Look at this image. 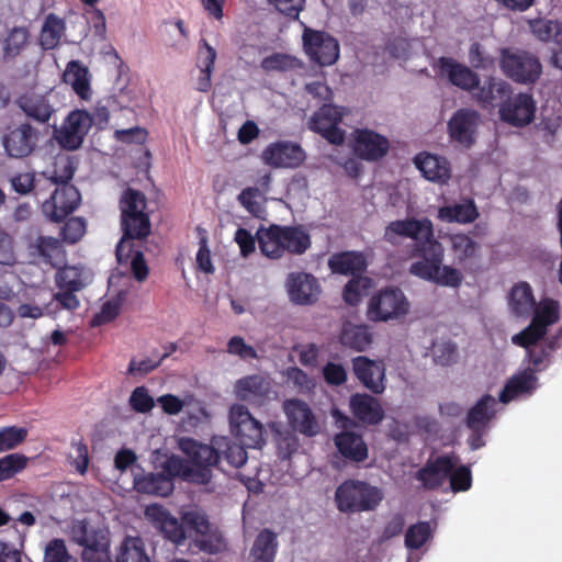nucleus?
<instances>
[{
    "label": "nucleus",
    "instance_id": "obj_59",
    "mask_svg": "<svg viewBox=\"0 0 562 562\" xmlns=\"http://www.w3.org/2000/svg\"><path fill=\"white\" fill-rule=\"evenodd\" d=\"M547 331L541 329L538 325L530 322V324L522 329L520 333L513 336L512 341L513 344L529 349L533 346H538L537 342L541 340Z\"/></svg>",
    "mask_w": 562,
    "mask_h": 562
},
{
    "label": "nucleus",
    "instance_id": "obj_46",
    "mask_svg": "<svg viewBox=\"0 0 562 562\" xmlns=\"http://www.w3.org/2000/svg\"><path fill=\"white\" fill-rule=\"evenodd\" d=\"M260 67L266 72H288L302 67L299 58L284 53H273L261 60Z\"/></svg>",
    "mask_w": 562,
    "mask_h": 562
},
{
    "label": "nucleus",
    "instance_id": "obj_39",
    "mask_svg": "<svg viewBox=\"0 0 562 562\" xmlns=\"http://www.w3.org/2000/svg\"><path fill=\"white\" fill-rule=\"evenodd\" d=\"M508 304L516 316H529L536 306L532 289L527 282H519L513 286L509 293Z\"/></svg>",
    "mask_w": 562,
    "mask_h": 562
},
{
    "label": "nucleus",
    "instance_id": "obj_25",
    "mask_svg": "<svg viewBox=\"0 0 562 562\" xmlns=\"http://www.w3.org/2000/svg\"><path fill=\"white\" fill-rule=\"evenodd\" d=\"M437 67L453 86L464 91L472 92L479 85L477 74L451 57L438 58Z\"/></svg>",
    "mask_w": 562,
    "mask_h": 562
},
{
    "label": "nucleus",
    "instance_id": "obj_54",
    "mask_svg": "<svg viewBox=\"0 0 562 562\" xmlns=\"http://www.w3.org/2000/svg\"><path fill=\"white\" fill-rule=\"evenodd\" d=\"M27 457L21 453L7 454L0 459V482L12 479L27 465Z\"/></svg>",
    "mask_w": 562,
    "mask_h": 562
},
{
    "label": "nucleus",
    "instance_id": "obj_19",
    "mask_svg": "<svg viewBox=\"0 0 562 562\" xmlns=\"http://www.w3.org/2000/svg\"><path fill=\"white\" fill-rule=\"evenodd\" d=\"M499 108L501 119L517 127L530 124L535 119L536 103L529 93H518L514 99L507 98Z\"/></svg>",
    "mask_w": 562,
    "mask_h": 562
},
{
    "label": "nucleus",
    "instance_id": "obj_20",
    "mask_svg": "<svg viewBox=\"0 0 562 562\" xmlns=\"http://www.w3.org/2000/svg\"><path fill=\"white\" fill-rule=\"evenodd\" d=\"M415 252L422 256L423 260L413 262L409 267V272L420 279L435 282L438 272L441 270L443 260V247L441 243L435 240L426 246L422 245Z\"/></svg>",
    "mask_w": 562,
    "mask_h": 562
},
{
    "label": "nucleus",
    "instance_id": "obj_13",
    "mask_svg": "<svg viewBox=\"0 0 562 562\" xmlns=\"http://www.w3.org/2000/svg\"><path fill=\"white\" fill-rule=\"evenodd\" d=\"M80 200L75 186L56 187L49 200L42 204V212L50 222L60 223L79 206Z\"/></svg>",
    "mask_w": 562,
    "mask_h": 562
},
{
    "label": "nucleus",
    "instance_id": "obj_58",
    "mask_svg": "<svg viewBox=\"0 0 562 562\" xmlns=\"http://www.w3.org/2000/svg\"><path fill=\"white\" fill-rule=\"evenodd\" d=\"M194 544L202 551L209 554H217L226 549V542L223 535L217 530H210L209 533L202 535L200 539L194 541Z\"/></svg>",
    "mask_w": 562,
    "mask_h": 562
},
{
    "label": "nucleus",
    "instance_id": "obj_44",
    "mask_svg": "<svg viewBox=\"0 0 562 562\" xmlns=\"http://www.w3.org/2000/svg\"><path fill=\"white\" fill-rule=\"evenodd\" d=\"M342 121V113L337 106L323 105L311 119L310 127L318 134L325 133L334 125H339Z\"/></svg>",
    "mask_w": 562,
    "mask_h": 562
},
{
    "label": "nucleus",
    "instance_id": "obj_17",
    "mask_svg": "<svg viewBox=\"0 0 562 562\" xmlns=\"http://www.w3.org/2000/svg\"><path fill=\"white\" fill-rule=\"evenodd\" d=\"M234 392L238 400L252 405H262L271 400V380L262 374H250L238 379L234 385Z\"/></svg>",
    "mask_w": 562,
    "mask_h": 562
},
{
    "label": "nucleus",
    "instance_id": "obj_15",
    "mask_svg": "<svg viewBox=\"0 0 562 562\" xmlns=\"http://www.w3.org/2000/svg\"><path fill=\"white\" fill-rule=\"evenodd\" d=\"M263 162L272 168L295 169L306 159L301 145L290 140H278L269 144L262 151Z\"/></svg>",
    "mask_w": 562,
    "mask_h": 562
},
{
    "label": "nucleus",
    "instance_id": "obj_31",
    "mask_svg": "<svg viewBox=\"0 0 562 562\" xmlns=\"http://www.w3.org/2000/svg\"><path fill=\"white\" fill-rule=\"evenodd\" d=\"M328 268L336 274L357 277L366 271L367 261L359 251H340L329 257Z\"/></svg>",
    "mask_w": 562,
    "mask_h": 562
},
{
    "label": "nucleus",
    "instance_id": "obj_64",
    "mask_svg": "<svg viewBox=\"0 0 562 562\" xmlns=\"http://www.w3.org/2000/svg\"><path fill=\"white\" fill-rule=\"evenodd\" d=\"M448 477L453 492H465L470 490L472 485V473L470 468L467 465H460L456 469L453 468Z\"/></svg>",
    "mask_w": 562,
    "mask_h": 562
},
{
    "label": "nucleus",
    "instance_id": "obj_56",
    "mask_svg": "<svg viewBox=\"0 0 562 562\" xmlns=\"http://www.w3.org/2000/svg\"><path fill=\"white\" fill-rule=\"evenodd\" d=\"M55 282L58 290L81 291L85 286L81 273L74 267H66L58 270Z\"/></svg>",
    "mask_w": 562,
    "mask_h": 562
},
{
    "label": "nucleus",
    "instance_id": "obj_62",
    "mask_svg": "<svg viewBox=\"0 0 562 562\" xmlns=\"http://www.w3.org/2000/svg\"><path fill=\"white\" fill-rule=\"evenodd\" d=\"M123 265H130L131 272L136 281L144 282L148 278L149 268L145 260L144 254L142 249L135 247L134 243L131 257L127 262L122 263L121 266Z\"/></svg>",
    "mask_w": 562,
    "mask_h": 562
},
{
    "label": "nucleus",
    "instance_id": "obj_47",
    "mask_svg": "<svg viewBox=\"0 0 562 562\" xmlns=\"http://www.w3.org/2000/svg\"><path fill=\"white\" fill-rule=\"evenodd\" d=\"M451 249L457 263L461 265L468 259L476 257L479 244L465 234L450 236Z\"/></svg>",
    "mask_w": 562,
    "mask_h": 562
},
{
    "label": "nucleus",
    "instance_id": "obj_43",
    "mask_svg": "<svg viewBox=\"0 0 562 562\" xmlns=\"http://www.w3.org/2000/svg\"><path fill=\"white\" fill-rule=\"evenodd\" d=\"M116 562H150L142 538L125 537L116 557Z\"/></svg>",
    "mask_w": 562,
    "mask_h": 562
},
{
    "label": "nucleus",
    "instance_id": "obj_34",
    "mask_svg": "<svg viewBox=\"0 0 562 562\" xmlns=\"http://www.w3.org/2000/svg\"><path fill=\"white\" fill-rule=\"evenodd\" d=\"M339 341L344 347L361 352L370 347L373 335L368 326L347 322L342 325Z\"/></svg>",
    "mask_w": 562,
    "mask_h": 562
},
{
    "label": "nucleus",
    "instance_id": "obj_30",
    "mask_svg": "<svg viewBox=\"0 0 562 562\" xmlns=\"http://www.w3.org/2000/svg\"><path fill=\"white\" fill-rule=\"evenodd\" d=\"M338 452L351 462L361 463L368 459V446L361 435L353 431H341L334 437Z\"/></svg>",
    "mask_w": 562,
    "mask_h": 562
},
{
    "label": "nucleus",
    "instance_id": "obj_63",
    "mask_svg": "<svg viewBox=\"0 0 562 562\" xmlns=\"http://www.w3.org/2000/svg\"><path fill=\"white\" fill-rule=\"evenodd\" d=\"M276 445L278 457L282 460L290 459L300 446L297 437L291 431H278Z\"/></svg>",
    "mask_w": 562,
    "mask_h": 562
},
{
    "label": "nucleus",
    "instance_id": "obj_32",
    "mask_svg": "<svg viewBox=\"0 0 562 562\" xmlns=\"http://www.w3.org/2000/svg\"><path fill=\"white\" fill-rule=\"evenodd\" d=\"M496 400L490 395H483L467 413L464 424L468 428H488L496 414Z\"/></svg>",
    "mask_w": 562,
    "mask_h": 562
},
{
    "label": "nucleus",
    "instance_id": "obj_29",
    "mask_svg": "<svg viewBox=\"0 0 562 562\" xmlns=\"http://www.w3.org/2000/svg\"><path fill=\"white\" fill-rule=\"evenodd\" d=\"M414 162L423 176L429 181L446 183L451 177L449 161L438 155L419 153L414 158Z\"/></svg>",
    "mask_w": 562,
    "mask_h": 562
},
{
    "label": "nucleus",
    "instance_id": "obj_26",
    "mask_svg": "<svg viewBox=\"0 0 562 562\" xmlns=\"http://www.w3.org/2000/svg\"><path fill=\"white\" fill-rule=\"evenodd\" d=\"M146 515L155 522L164 537L169 541L176 544H182L187 539L184 524L172 517L162 506H148Z\"/></svg>",
    "mask_w": 562,
    "mask_h": 562
},
{
    "label": "nucleus",
    "instance_id": "obj_10",
    "mask_svg": "<svg viewBox=\"0 0 562 562\" xmlns=\"http://www.w3.org/2000/svg\"><path fill=\"white\" fill-rule=\"evenodd\" d=\"M91 127L90 113L83 109H75L67 114L60 127H55L54 137L61 148L77 150L82 146Z\"/></svg>",
    "mask_w": 562,
    "mask_h": 562
},
{
    "label": "nucleus",
    "instance_id": "obj_36",
    "mask_svg": "<svg viewBox=\"0 0 562 562\" xmlns=\"http://www.w3.org/2000/svg\"><path fill=\"white\" fill-rule=\"evenodd\" d=\"M278 547L277 533L268 528L262 529L250 549L251 562H274Z\"/></svg>",
    "mask_w": 562,
    "mask_h": 562
},
{
    "label": "nucleus",
    "instance_id": "obj_49",
    "mask_svg": "<svg viewBox=\"0 0 562 562\" xmlns=\"http://www.w3.org/2000/svg\"><path fill=\"white\" fill-rule=\"evenodd\" d=\"M372 280L369 277L357 276L350 279L342 290L344 301L350 305L356 306L360 303L361 297L371 288Z\"/></svg>",
    "mask_w": 562,
    "mask_h": 562
},
{
    "label": "nucleus",
    "instance_id": "obj_7",
    "mask_svg": "<svg viewBox=\"0 0 562 562\" xmlns=\"http://www.w3.org/2000/svg\"><path fill=\"white\" fill-rule=\"evenodd\" d=\"M179 448L191 461L193 482L209 483L212 477L211 468L222 461L221 452L214 440L212 445H204L192 438H181Z\"/></svg>",
    "mask_w": 562,
    "mask_h": 562
},
{
    "label": "nucleus",
    "instance_id": "obj_60",
    "mask_svg": "<svg viewBox=\"0 0 562 562\" xmlns=\"http://www.w3.org/2000/svg\"><path fill=\"white\" fill-rule=\"evenodd\" d=\"M44 562H78L76 558L69 554L66 543L63 539L50 540L45 548Z\"/></svg>",
    "mask_w": 562,
    "mask_h": 562
},
{
    "label": "nucleus",
    "instance_id": "obj_9",
    "mask_svg": "<svg viewBox=\"0 0 562 562\" xmlns=\"http://www.w3.org/2000/svg\"><path fill=\"white\" fill-rule=\"evenodd\" d=\"M302 45L310 61L319 66H331L339 58V43L329 33L304 26Z\"/></svg>",
    "mask_w": 562,
    "mask_h": 562
},
{
    "label": "nucleus",
    "instance_id": "obj_28",
    "mask_svg": "<svg viewBox=\"0 0 562 562\" xmlns=\"http://www.w3.org/2000/svg\"><path fill=\"white\" fill-rule=\"evenodd\" d=\"M512 93L510 85L495 77H487L472 91L473 99L483 108L503 103Z\"/></svg>",
    "mask_w": 562,
    "mask_h": 562
},
{
    "label": "nucleus",
    "instance_id": "obj_3",
    "mask_svg": "<svg viewBox=\"0 0 562 562\" xmlns=\"http://www.w3.org/2000/svg\"><path fill=\"white\" fill-rule=\"evenodd\" d=\"M382 499L381 488L359 480L345 481L335 492L337 508L346 514L374 510Z\"/></svg>",
    "mask_w": 562,
    "mask_h": 562
},
{
    "label": "nucleus",
    "instance_id": "obj_11",
    "mask_svg": "<svg viewBox=\"0 0 562 562\" xmlns=\"http://www.w3.org/2000/svg\"><path fill=\"white\" fill-rule=\"evenodd\" d=\"M229 425L234 437L248 448H261L265 445L262 424L244 405H233L229 412Z\"/></svg>",
    "mask_w": 562,
    "mask_h": 562
},
{
    "label": "nucleus",
    "instance_id": "obj_18",
    "mask_svg": "<svg viewBox=\"0 0 562 562\" xmlns=\"http://www.w3.org/2000/svg\"><path fill=\"white\" fill-rule=\"evenodd\" d=\"M353 134V151L357 157L367 161H376L389 153L387 137L369 128H357Z\"/></svg>",
    "mask_w": 562,
    "mask_h": 562
},
{
    "label": "nucleus",
    "instance_id": "obj_4",
    "mask_svg": "<svg viewBox=\"0 0 562 562\" xmlns=\"http://www.w3.org/2000/svg\"><path fill=\"white\" fill-rule=\"evenodd\" d=\"M409 302L397 286H385L372 294L367 304V318L373 323H387L405 317Z\"/></svg>",
    "mask_w": 562,
    "mask_h": 562
},
{
    "label": "nucleus",
    "instance_id": "obj_24",
    "mask_svg": "<svg viewBox=\"0 0 562 562\" xmlns=\"http://www.w3.org/2000/svg\"><path fill=\"white\" fill-rule=\"evenodd\" d=\"M350 412L356 419L364 425H378L385 416L380 401L366 393H356L349 400Z\"/></svg>",
    "mask_w": 562,
    "mask_h": 562
},
{
    "label": "nucleus",
    "instance_id": "obj_1",
    "mask_svg": "<svg viewBox=\"0 0 562 562\" xmlns=\"http://www.w3.org/2000/svg\"><path fill=\"white\" fill-rule=\"evenodd\" d=\"M122 237L116 245L115 255L120 265L128 261L134 240H145L151 232L147 199L142 191L125 189L119 201Z\"/></svg>",
    "mask_w": 562,
    "mask_h": 562
},
{
    "label": "nucleus",
    "instance_id": "obj_38",
    "mask_svg": "<svg viewBox=\"0 0 562 562\" xmlns=\"http://www.w3.org/2000/svg\"><path fill=\"white\" fill-rule=\"evenodd\" d=\"M437 217L446 223H473L479 217V212L473 200L463 203L445 205L438 210Z\"/></svg>",
    "mask_w": 562,
    "mask_h": 562
},
{
    "label": "nucleus",
    "instance_id": "obj_35",
    "mask_svg": "<svg viewBox=\"0 0 562 562\" xmlns=\"http://www.w3.org/2000/svg\"><path fill=\"white\" fill-rule=\"evenodd\" d=\"M134 488L142 494L166 497L172 493L175 484L170 483L160 472H149L134 476Z\"/></svg>",
    "mask_w": 562,
    "mask_h": 562
},
{
    "label": "nucleus",
    "instance_id": "obj_5",
    "mask_svg": "<svg viewBox=\"0 0 562 562\" xmlns=\"http://www.w3.org/2000/svg\"><path fill=\"white\" fill-rule=\"evenodd\" d=\"M71 538L83 548V562H112L108 528L94 527L87 520H78L71 527Z\"/></svg>",
    "mask_w": 562,
    "mask_h": 562
},
{
    "label": "nucleus",
    "instance_id": "obj_57",
    "mask_svg": "<svg viewBox=\"0 0 562 562\" xmlns=\"http://www.w3.org/2000/svg\"><path fill=\"white\" fill-rule=\"evenodd\" d=\"M27 429L18 426L0 428V452L12 450L20 446L27 437Z\"/></svg>",
    "mask_w": 562,
    "mask_h": 562
},
{
    "label": "nucleus",
    "instance_id": "obj_16",
    "mask_svg": "<svg viewBox=\"0 0 562 562\" xmlns=\"http://www.w3.org/2000/svg\"><path fill=\"white\" fill-rule=\"evenodd\" d=\"M481 117L472 109H459L448 122L450 138L465 148L474 145Z\"/></svg>",
    "mask_w": 562,
    "mask_h": 562
},
{
    "label": "nucleus",
    "instance_id": "obj_53",
    "mask_svg": "<svg viewBox=\"0 0 562 562\" xmlns=\"http://www.w3.org/2000/svg\"><path fill=\"white\" fill-rule=\"evenodd\" d=\"M77 292L78 291L58 290V292L53 295V301L56 302V305L53 308V303H48L46 305V314L55 316L60 310L69 312L76 311L80 306V301L76 295Z\"/></svg>",
    "mask_w": 562,
    "mask_h": 562
},
{
    "label": "nucleus",
    "instance_id": "obj_41",
    "mask_svg": "<svg viewBox=\"0 0 562 562\" xmlns=\"http://www.w3.org/2000/svg\"><path fill=\"white\" fill-rule=\"evenodd\" d=\"M66 23L65 20L49 13L46 15L43 26L40 32V44L45 50L56 48L65 33Z\"/></svg>",
    "mask_w": 562,
    "mask_h": 562
},
{
    "label": "nucleus",
    "instance_id": "obj_48",
    "mask_svg": "<svg viewBox=\"0 0 562 562\" xmlns=\"http://www.w3.org/2000/svg\"><path fill=\"white\" fill-rule=\"evenodd\" d=\"M240 205L252 216L261 218L266 213L265 196L262 192L255 187L245 188L237 196Z\"/></svg>",
    "mask_w": 562,
    "mask_h": 562
},
{
    "label": "nucleus",
    "instance_id": "obj_2",
    "mask_svg": "<svg viewBox=\"0 0 562 562\" xmlns=\"http://www.w3.org/2000/svg\"><path fill=\"white\" fill-rule=\"evenodd\" d=\"M260 251L271 259H280L284 252L303 255L311 247V236L301 225L280 226L271 224L257 231Z\"/></svg>",
    "mask_w": 562,
    "mask_h": 562
},
{
    "label": "nucleus",
    "instance_id": "obj_50",
    "mask_svg": "<svg viewBox=\"0 0 562 562\" xmlns=\"http://www.w3.org/2000/svg\"><path fill=\"white\" fill-rule=\"evenodd\" d=\"M530 29L532 34L542 42L553 41L559 43L562 41V27L558 22L549 20H533L530 21Z\"/></svg>",
    "mask_w": 562,
    "mask_h": 562
},
{
    "label": "nucleus",
    "instance_id": "obj_23",
    "mask_svg": "<svg viewBox=\"0 0 562 562\" xmlns=\"http://www.w3.org/2000/svg\"><path fill=\"white\" fill-rule=\"evenodd\" d=\"M15 103L27 117L41 124L48 123L56 112L50 92H25L16 99Z\"/></svg>",
    "mask_w": 562,
    "mask_h": 562
},
{
    "label": "nucleus",
    "instance_id": "obj_6",
    "mask_svg": "<svg viewBox=\"0 0 562 562\" xmlns=\"http://www.w3.org/2000/svg\"><path fill=\"white\" fill-rule=\"evenodd\" d=\"M499 67L503 74L514 82L532 85L542 74L539 58L524 49L503 48L499 56Z\"/></svg>",
    "mask_w": 562,
    "mask_h": 562
},
{
    "label": "nucleus",
    "instance_id": "obj_12",
    "mask_svg": "<svg viewBox=\"0 0 562 562\" xmlns=\"http://www.w3.org/2000/svg\"><path fill=\"white\" fill-rule=\"evenodd\" d=\"M40 131L29 122L8 126L1 137L4 151L11 158L29 157L36 149Z\"/></svg>",
    "mask_w": 562,
    "mask_h": 562
},
{
    "label": "nucleus",
    "instance_id": "obj_52",
    "mask_svg": "<svg viewBox=\"0 0 562 562\" xmlns=\"http://www.w3.org/2000/svg\"><path fill=\"white\" fill-rule=\"evenodd\" d=\"M160 474L173 483V480L178 476L184 479H191L193 481V471L181 458L171 456L161 465Z\"/></svg>",
    "mask_w": 562,
    "mask_h": 562
},
{
    "label": "nucleus",
    "instance_id": "obj_22",
    "mask_svg": "<svg viewBox=\"0 0 562 562\" xmlns=\"http://www.w3.org/2000/svg\"><path fill=\"white\" fill-rule=\"evenodd\" d=\"M453 468L454 461L452 457L448 454L438 456L434 460L429 459L415 473V480L420 482L425 490L435 491L442 486Z\"/></svg>",
    "mask_w": 562,
    "mask_h": 562
},
{
    "label": "nucleus",
    "instance_id": "obj_14",
    "mask_svg": "<svg viewBox=\"0 0 562 562\" xmlns=\"http://www.w3.org/2000/svg\"><path fill=\"white\" fill-rule=\"evenodd\" d=\"M290 301L300 306L314 305L322 293L318 280L307 272H291L285 280Z\"/></svg>",
    "mask_w": 562,
    "mask_h": 562
},
{
    "label": "nucleus",
    "instance_id": "obj_45",
    "mask_svg": "<svg viewBox=\"0 0 562 562\" xmlns=\"http://www.w3.org/2000/svg\"><path fill=\"white\" fill-rule=\"evenodd\" d=\"M436 526V521H434V526L430 521H418L409 526L405 533L406 548L411 550L420 549L429 539L432 538Z\"/></svg>",
    "mask_w": 562,
    "mask_h": 562
},
{
    "label": "nucleus",
    "instance_id": "obj_51",
    "mask_svg": "<svg viewBox=\"0 0 562 562\" xmlns=\"http://www.w3.org/2000/svg\"><path fill=\"white\" fill-rule=\"evenodd\" d=\"M531 322L538 325L544 331L548 326L554 324L559 319V308L557 302L548 300L541 302L539 306H535Z\"/></svg>",
    "mask_w": 562,
    "mask_h": 562
},
{
    "label": "nucleus",
    "instance_id": "obj_55",
    "mask_svg": "<svg viewBox=\"0 0 562 562\" xmlns=\"http://www.w3.org/2000/svg\"><path fill=\"white\" fill-rule=\"evenodd\" d=\"M553 349V344L538 345L527 349V355L531 364V367L527 369L532 370L535 374L536 372L547 369L551 362L550 357Z\"/></svg>",
    "mask_w": 562,
    "mask_h": 562
},
{
    "label": "nucleus",
    "instance_id": "obj_40",
    "mask_svg": "<svg viewBox=\"0 0 562 562\" xmlns=\"http://www.w3.org/2000/svg\"><path fill=\"white\" fill-rule=\"evenodd\" d=\"M30 41V31L25 26H14L8 31L2 42L3 63L11 61L22 54Z\"/></svg>",
    "mask_w": 562,
    "mask_h": 562
},
{
    "label": "nucleus",
    "instance_id": "obj_37",
    "mask_svg": "<svg viewBox=\"0 0 562 562\" xmlns=\"http://www.w3.org/2000/svg\"><path fill=\"white\" fill-rule=\"evenodd\" d=\"M64 80L69 83L74 91L82 100H89L91 97V87L88 68L79 60H71L67 64Z\"/></svg>",
    "mask_w": 562,
    "mask_h": 562
},
{
    "label": "nucleus",
    "instance_id": "obj_21",
    "mask_svg": "<svg viewBox=\"0 0 562 562\" xmlns=\"http://www.w3.org/2000/svg\"><path fill=\"white\" fill-rule=\"evenodd\" d=\"M291 427L306 437L316 436L321 428L311 407L299 398L288 400L283 404Z\"/></svg>",
    "mask_w": 562,
    "mask_h": 562
},
{
    "label": "nucleus",
    "instance_id": "obj_33",
    "mask_svg": "<svg viewBox=\"0 0 562 562\" xmlns=\"http://www.w3.org/2000/svg\"><path fill=\"white\" fill-rule=\"evenodd\" d=\"M537 376L532 370H524L512 376L499 394V401L504 404L509 403L521 394L531 393L537 386Z\"/></svg>",
    "mask_w": 562,
    "mask_h": 562
},
{
    "label": "nucleus",
    "instance_id": "obj_42",
    "mask_svg": "<svg viewBox=\"0 0 562 562\" xmlns=\"http://www.w3.org/2000/svg\"><path fill=\"white\" fill-rule=\"evenodd\" d=\"M214 443L218 447L222 460H225L228 465L233 468H240L246 463L248 459L246 451L247 447L243 446L239 441L236 443L226 437H222L220 439H214Z\"/></svg>",
    "mask_w": 562,
    "mask_h": 562
},
{
    "label": "nucleus",
    "instance_id": "obj_27",
    "mask_svg": "<svg viewBox=\"0 0 562 562\" xmlns=\"http://www.w3.org/2000/svg\"><path fill=\"white\" fill-rule=\"evenodd\" d=\"M352 371L364 387L374 394L384 391V369L375 361L359 356L352 359Z\"/></svg>",
    "mask_w": 562,
    "mask_h": 562
},
{
    "label": "nucleus",
    "instance_id": "obj_61",
    "mask_svg": "<svg viewBox=\"0 0 562 562\" xmlns=\"http://www.w3.org/2000/svg\"><path fill=\"white\" fill-rule=\"evenodd\" d=\"M184 527L193 530L196 535H206L212 529L206 514L199 510H190L182 515Z\"/></svg>",
    "mask_w": 562,
    "mask_h": 562
},
{
    "label": "nucleus",
    "instance_id": "obj_8",
    "mask_svg": "<svg viewBox=\"0 0 562 562\" xmlns=\"http://www.w3.org/2000/svg\"><path fill=\"white\" fill-rule=\"evenodd\" d=\"M401 238H411L415 240V250L435 241L434 226L429 218L407 217L405 220H396L389 223L384 229L383 239L396 246Z\"/></svg>",
    "mask_w": 562,
    "mask_h": 562
}]
</instances>
